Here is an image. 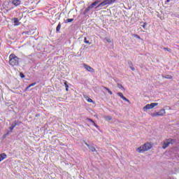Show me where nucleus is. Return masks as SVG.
<instances>
[{"mask_svg":"<svg viewBox=\"0 0 179 179\" xmlns=\"http://www.w3.org/2000/svg\"><path fill=\"white\" fill-rule=\"evenodd\" d=\"M28 87H29V88H30V87H31V86H30V85H29L28 86Z\"/></svg>","mask_w":179,"mask_h":179,"instance_id":"58836bf2","label":"nucleus"},{"mask_svg":"<svg viewBox=\"0 0 179 179\" xmlns=\"http://www.w3.org/2000/svg\"><path fill=\"white\" fill-rule=\"evenodd\" d=\"M108 93H109V94H113V92H111L110 90L108 91Z\"/></svg>","mask_w":179,"mask_h":179,"instance_id":"473e14b6","label":"nucleus"},{"mask_svg":"<svg viewBox=\"0 0 179 179\" xmlns=\"http://www.w3.org/2000/svg\"><path fill=\"white\" fill-rule=\"evenodd\" d=\"M122 100H124V101H127V103H129V99H127V97H124Z\"/></svg>","mask_w":179,"mask_h":179,"instance_id":"a878e982","label":"nucleus"},{"mask_svg":"<svg viewBox=\"0 0 179 179\" xmlns=\"http://www.w3.org/2000/svg\"><path fill=\"white\" fill-rule=\"evenodd\" d=\"M61 30V22L58 24V25L56 27V31L57 33H59V31Z\"/></svg>","mask_w":179,"mask_h":179,"instance_id":"2eb2a0df","label":"nucleus"},{"mask_svg":"<svg viewBox=\"0 0 179 179\" xmlns=\"http://www.w3.org/2000/svg\"><path fill=\"white\" fill-rule=\"evenodd\" d=\"M117 96H120V99H123L124 97V94H122V93H121V92H118Z\"/></svg>","mask_w":179,"mask_h":179,"instance_id":"aec40b11","label":"nucleus"},{"mask_svg":"<svg viewBox=\"0 0 179 179\" xmlns=\"http://www.w3.org/2000/svg\"><path fill=\"white\" fill-rule=\"evenodd\" d=\"M87 121H90V122H92V124H94V121H93V120L90 119V118H87Z\"/></svg>","mask_w":179,"mask_h":179,"instance_id":"393cba45","label":"nucleus"},{"mask_svg":"<svg viewBox=\"0 0 179 179\" xmlns=\"http://www.w3.org/2000/svg\"><path fill=\"white\" fill-rule=\"evenodd\" d=\"M22 1H26V0H22Z\"/></svg>","mask_w":179,"mask_h":179,"instance_id":"ea45409f","label":"nucleus"},{"mask_svg":"<svg viewBox=\"0 0 179 179\" xmlns=\"http://www.w3.org/2000/svg\"><path fill=\"white\" fill-rule=\"evenodd\" d=\"M166 114V110L162 109L159 112L156 113V115H158L159 117H162Z\"/></svg>","mask_w":179,"mask_h":179,"instance_id":"6e6552de","label":"nucleus"},{"mask_svg":"<svg viewBox=\"0 0 179 179\" xmlns=\"http://www.w3.org/2000/svg\"><path fill=\"white\" fill-rule=\"evenodd\" d=\"M130 68H131V71H135V68H134V67H130Z\"/></svg>","mask_w":179,"mask_h":179,"instance_id":"f704fd0d","label":"nucleus"},{"mask_svg":"<svg viewBox=\"0 0 179 179\" xmlns=\"http://www.w3.org/2000/svg\"><path fill=\"white\" fill-rule=\"evenodd\" d=\"M148 26V22H143V25L142 27L144 29V30H148V28L146 27Z\"/></svg>","mask_w":179,"mask_h":179,"instance_id":"f3484780","label":"nucleus"},{"mask_svg":"<svg viewBox=\"0 0 179 179\" xmlns=\"http://www.w3.org/2000/svg\"><path fill=\"white\" fill-rule=\"evenodd\" d=\"M170 143H171V140H170V139L164 142L163 145H162V148L163 149H166V148H169V146H170Z\"/></svg>","mask_w":179,"mask_h":179,"instance_id":"0eeeda50","label":"nucleus"},{"mask_svg":"<svg viewBox=\"0 0 179 179\" xmlns=\"http://www.w3.org/2000/svg\"><path fill=\"white\" fill-rule=\"evenodd\" d=\"M72 22H73V18H68L64 20V23H71Z\"/></svg>","mask_w":179,"mask_h":179,"instance_id":"4468645a","label":"nucleus"},{"mask_svg":"<svg viewBox=\"0 0 179 179\" xmlns=\"http://www.w3.org/2000/svg\"><path fill=\"white\" fill-rule=\"evenodd\" d=\"M83 143H85V145H86V146H87V148L90 149V150H91L92 152H97V150H96V148L94 147V145H93V144L89 145L85 141H83Z\"/></svg>","mask_w":179,"mask_h":179,"instance_id":"423d86ee","label":"nucleus"},{"mask_svg":"<svg viewBox=\"0 0 179 179\" xmlns=\"http://www.w3.org/2000/svg\"><path fill=\"white\" fill-rule=\"evenodd\" d=\"M134 37H136L137 38H141V36H139V35H134Z\"/></svg>","mask_w":179,"mask_h":179,"instance_id":"7c9ffc66","label":"nucleus"},{"mask_svg":"<svg viewBox=\"0 0 179 179\" xmlns=\"http://www.w3.org/2000/svg\"><path fill=\"white\" fill-rule=\"evenodd\" d=\"M12 3L15 5V6H19L20 3H22V0H13Z\"/></svg>","mask_w":179,"mask_h":179,"instance_id":"9b49d317","label":"nucleus"},{"mask_svg":"<svg viewBox=\"0 0 179 179\" xmlns=\"http://www.w3.org/2000/svg\"><path fill=\"white\" fill-rule=\"evenodd\" d=\"M116 1L117 0H104L97 6V8H103V6H106V5H112V3Z\"/></svg>","mask_w":179,"mask_h":179,"instance_id":"7ed1b4c3","label":"nucleus"},{"mask_svg":"<svg viewBox=\"0 0 179 179\" xmlns=\"http://www.w3.org/2000/svg\"><path fill=\"white\" fill-rule=\"evenodd\" d=\"M20 61H22V59L17 57L15 54L10 55L8 63L11 66H17Z\"/></svg>","mask_w":179,"mask_h":179,"instance_id":"f257e3e1","label":"nucleus"},{"mask_svg":"<svg viewBox=\"0 0 179 179\" xmlns=\"http://www.w3.org/2000/svg\"><path fill=\"white\" fill-rule=\"evenodd\" d=\"M16 125H17V123L16 122H14L11 124V127L8 128V130L7 131L6 134L3 136V138H5L6 136H8V135H10V132H12L13 129H15V127H16Z\"/></svg>","mask_w":179,"mask_h":179,"instance_id":"39448f33","label":"nucleus"},{"mask_svg":"<svg viewBox=\"0 0 179 179\" xmlns=\"http://www.w3.org/2000/svg\"><path fill=\"white\" fill-rule=\"evenodd\" d=\"M6 157H8V155H6V153L3 152V153L0 154V163H1V162L5 160V159H6Z\"/></svg>","mask_w":179,"mask_h":179,"instance_id":"9d476101","label":"nucleus"},{"mask_svg":"<svg viewBox=\"0 0 179 179\" xmlns=\"http://www.w3.org/2000/svg\"><path fill=\"white\" fill-rule=\"evenodd\" d=\"M150 149H152V145L149 143H146L144 145L138 148L137 152H138V153H143V152H146Z\"/></svg>","mask_w":179,"mask_h":179,"instance_id":"f03ea898","label":"nucleus"},{"mask_svg":"<svg viewBox=\"0 0 179 179\" xmlns=\"http://www.w3.org/2000/svg\"><path fill=\"white\" fill-rule=\"evenodd\" d=\"M105 120H106V121H111V120H113V118L111 117V116H105Z\"/></svg>","mask_w":179,"mask_h":179,"instance_id":"a211bd4d","label":"nucleus"},{"mask_svg":"<svg viewBox=\"0 0 179 179\" xmlns=\"http://www.w3.org/2000/svg\"><path fill=\"white\" fill-rule=\"evenodd\" d=\"M164 50L165 51H168L169 52H171V49L169 48H164Z\"/></svg>","mask_w":179,"mask_h":179,"instance_id":"4be33fe9","label":"nucleus"},{"mask_svg":"<svg viewBox=\"0 0 179 179\" xmlns=\"http://www.w3.org/2000/svg\"><path fill=\"white\" fill-rule=\"evenodd\" d=\"M68 90H69V88H66V91L68 92Z\"/></svg>","mask_w":179,"mask_h":179,"instance_id":"e433bc0d","label":"nucleus"},{"mask_svg":"<svg viewBox=\"0 0 179 179\" xmlns=\"http://www.w3.org/2000/svg\"><path fill=\"white\" fill-rule=\"evenodd\" d=\"M84 43H85V44H89V45H90V44H92V43H90L89 41H87V38H86V37L84 38Z\"/></svg>","mask_w":179,"mask_h":179,"instance_id":"dca6fc26","label":"nucleus"},{"mask_svg":"<svg viewBox=\"0 0 179 179\" xmlns=\"http://www.w3.org/2000/svg\"><path fill=\"white\" fill-rule=\"evenodd\" d=\"M20 77L22 79H23V78H24L26 77V76H24V74L23 73H20Z\"/></svg>","mask_w":179,"mask_h":179,"instance_id":"412c9836","label":"nucleus"},{"mask_svg":"<svg viewBox=\"0 0 179 179\" xmlns=\"http://www.w3.org/2000/svg\"><path fill=\"white\" fill-rule=\"evenodd\" d=\"M92 125H94V127H95V128H99V126L97 124H96V123H94Z\"/></svg>","mask_w":179,"mask_h":179,"instance_id":"c756f323","label":"nucleus"},{"mask_svg":"<svg viewBox=\"0 0 179 179\" xmlns=\"http://www.w3.org/2000/svg\"><path fill=\"white\" fill-rule=\"evenodd\" d=\"M36 85H37V83H33L30 84V86L32 87V86H36Z\"/></svg>","mask_w":179,"mask_h":179,"instance_id":"bb28decb","label":"nucleus"},{"mask_svg":"<svg viewBox=\"0 0 179 179\" xmlns=\"http://www.w3.org/2000/svg\"><path fill=\"white\" fill-rule=\"evenodd\" d=\"M30 88H29V87H27L26 88H25V92H27V90H29Z\"/></svg>","mask_w":179,"mask_h":179,"instance_id":"2f4dec72","label":"nucleus"},{"mask_svg":"<svg viewBox=\"0 0 179 179\" xmlns=\"http://www.w3.org/2000/svg\"><path fill=\"white\" fill-rule=\"evenodd\" d=\"M156 106H159L158 103H151L150 104H147L145 105L143 110V111H148V110H152V108H155V107H156Z\"/></svg>","mask_w":179,"mask_h":179,"instance_id":"20e7f679","label":"nucleus"},{"mask_svg":"<svg viewBox=\"0 0 179 179\" xmlns=\"http://www.w3.org/2000/svg\"><path fill=\"white\" fill-rule=\"evenodd\" d=\"M166 2H170V0H166Z\"/></svg>","mask_w":179,"mask_h":179,"instance_id":"4c0bfd02","label":"nucleus"},{"mask_svg":"<svg viewBox=\"0 0 179 179\" xmlns=\"http://www.w3.org/2000/svg\"><path fill=\"white\" fill-rule=\"evenodd\" d=\"M164 78H165V79H172L173 76L167 75Z\"/></svg>","mask_w":179,"mask_h":179,"instance_id":"5701e85b","label":"nucleus"},{"mask_svg":"<svg viewBox=\"0 0 179 179\" xmlns=\"http://www.w3.org/2000/svg\"><path fill=\"white\" fill-rule=\"evenodd\" d=\"M107 41H108V43H111V40H110V39H108Z\"/></svg>","mask_w":179,"mask_h":179,"instance_id":"c9c22d12","label":"nucleus"},{"mask_svg":"<svg viewBox=\"0 0 179 179\" xmlns=\"http://www.w3.org/2000/svg\"><path fill=\"white\" fill-rule=\"evenodd\" d=\"M13 22L15 23L14 26H19L20 25V22H19V18L17 17H14L13 19Z\"/></svg>","mask_w":179,"mask_h":179,"instance_id":"f8f14e48","label":"nucleus"},{"mask_svg":"<svg viewBox=\"0 0 179 179\" xmlns=\"http://www.w3.org/2000/svg\"><path fill=\"white\" fill-rule=\"evenodd\" d=\"M117 87L119 89H121V90H125V88H124L121 84H117Z\"/></svg>","mask_w":179,"mask_h":179,"instance_id":"6ab92c4d","label":"nucleus"},{"mask_svg":"<svg viewBox=\"0 0 179 179\" xmlns=\"http://www.w3.org/2000/svg\"><path fill=\"white\" fill-rule=\"evenodd\" d=\"M92 8H89V6L85 9V12H89Z\"/></svg>","mask_w":179,"mask_h":179,"instance_id":"c85d7f7f","label":"nucleus"},{"mask_svg":"<svg viewBox=\"0 0 179 179\" xmlns=\"http://www.w3.org/2000/svg\"><path fill=\"white\" fill-rule=\"evenodd\" d=\"M97 3H99V1H95L92 3L91 5L89 6V9H93V8H94V6L97 5Z\"/></svg>","mask_w":179,"mask_h":179,"instance_id":"ddd939ff","label":"nucleus"},{"mask_svg":"<svg viewBox=\"0 0 179 179\" xmlns=\"http://www.w3.org/2000/svg\"><path fill=\"white\" fill-rule=\"evenodd\" d=\"M64 86H65L66 88L69 87V85H68V82H66V81L64 82Z\"/></svg>","mask_w":179,"mask_h":179,"instance_id":"b1692460","label":"nucleus"},{"mask_svg":"<svg viewBox=\"0 0 179 179\" xmlns=\"http://www.w3.org/2000/svg\"><path fill=\"white\" fill-rule=\"evenodd\" d=\"M87 101L89 102V103H93V99H88V100H87Z\"/></svg>","mask_w":179,"mask_h":179,"instance_id":"cd10ccee","label":"nucleus"},{"mask_svg":"<svg viewBox=\"0 0 179 179\" xmlns=\"http://www.w3.org/2000/svg\"><path fill=\"white\" fill-rule=\"evenodd\" d=\"M105 90H106L107 92H108V90H110V89L108 88V87H105Z\"/></svg>","mask_w":179,"mask_h":179,"instance_id":"72a5a7b5","label":"nucleus"},{"mask_svg":"<svg viewBox=\"0 0 179 179\" xmlns=\"http://www.w3.org/2000/svg\"><path fill=\"white\" fill-rule=\"evenodd\" d=\"M84 68H85V69L88 71V72H94V71L93 68H92L90 66L87 64H84Z\"/></svg>","mask_w":179,"mask_h":179,"instance_id":"1a4fd4ad","label":"nucleus"}]
</instances>
